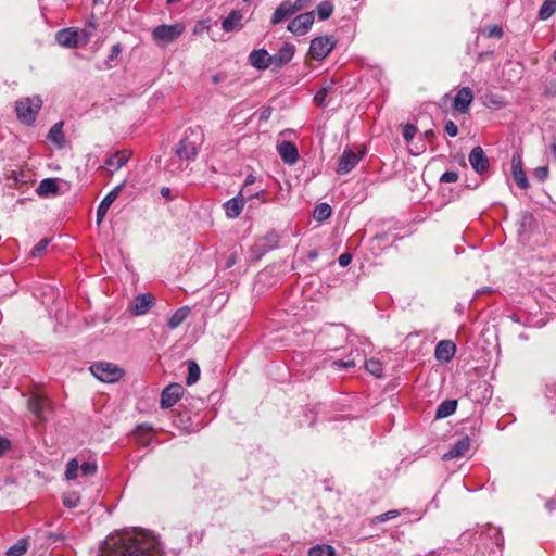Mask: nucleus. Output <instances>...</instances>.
Listing matches in <instances>:
<instances>
[{"instance_id":"obj_59","label":"nucleus","mask_w":556,"mask_h":556,"mask_svg":"<svg viewBox=\"0 0 556 556\" xmlns=\"http://www.w3.org/2000/svg\"><path fill=\"white\" fill-rule=\"evenodd\" d=\"M503 34L502 29L497 26H495L492 31H491V36H497V37H501Z\"/></svg>"},{"instance_id":"obj_20","label":"nucleus","mask_w":556,"mask_h":556,"mask_svg":"<svg viewBox=\"0 0 556 556\" xmlns=\"http://www.w3.org/2000/svg\"><path fill=\"white\" fill-rule=\"evenodd\" d=\"M511 174L515 182L520 189H527L529 187L527 175L522 169V160L520 154L515 153L511 157Z\"/></svg>"},{"instance_id":"obj_60","label":"nucleus","mask_w":556,"mask_h":556,"mask_svg":"<svg viewBox=\"0 0 556 556\" xmlns=\"http://www.w3.org/2000/svg\"><path fill=\"white\" fill-rule=\"evenodd\" d=\"M479 387H483L484 388V395H483V399H486L489 395L486 394L489 392V389H488V386H486V382L485 381H481V382H478Z\"/></svg>"},{"instance_id":"obj_53","label":"nucleus","mask_w":556,"mask_h":556,"mask_svg":"<svg viewBox=\"0 0 556 556\" xmlns=\"http://www.w3.org/2000/svg\"><path fill=\"white\" fill-rule=\"evenodd\" d=\"M352 261V256L349 253H343L339 256L338 262L340 266L345 267L348 266Z\"/></svg>"},{"instance_id":"obj_29","label":"nucleus","mask_w":556,"mask_h":556,"mask_svg":"<svg viewBox=\"0 0 556 556\" xmlns=\"http://www.w3.org/2000/svg\"><path fill=\"white\" fill-rule=\"evenodd\" d=\"M456 408H457L456 400H444L437 407L435 418L437 419L446 418V417L453 415L455 413Z\"/></svg>"},{"instance_id":"obj_47","label":"nucleus","mask_w":556,"mask_h":556,"mask_svg":"<svg viewBox=\"0 0 556 556\" xmlns=\"http://www.w3.org/2000/svg\"><path fill=\"white\" fill-rule=\"evenodd\" d=\"M458 180V174L454 170H447L442 174L440 181L441 182H456Z\"/></svg>"},{"instance_id":"obj_38","label":"nucleus","mask_w":556,"mask_h":556,"mask_svg":"<svg viewBox=\"0 0 556 556\" xmlns=\"http://www.w3.org/2000/svg\"><path fill=\"white\" fill-rule=\"evenodd\" d=\"M80 503V496L77 492H68L63 495V504L67 508H75Z\"/></svg>"},{"instance_id":"obj_31","label":"nucleus","mask_w":556,"mask_h":556,"mask_svg":"<svg viewBox=\"0 0 556 556\" xmlns=\"http://www.w3.org/2000/svg\"><path fill=\"white\" fill-rule=\"evenodd\" d=\"M336 551L329 544H316L308 549V556H334Z\"/></svg>"},{"instance_id":"obj_49","label":"nucleus","mask_w":556,"mask_h":556,"mask_svg":"<svg viewBox=\"0 0 556 556\" xmlns=\"http://www.w3.org/2000/svg\"><path fill=\"white\" fill-rule=\"evenodd\" d=\"M548 176V168L547 166H539L534 169V177L539 179L540 181H543Z\"/></svg>"},{"instance_id":"obj_8","label":"nucleus","mask_w":556,"mask_h":556,"mask_svg":"<svg viewBox=\"0 0 556 556\" xmlns=\"http://www.w3.org/2000/svg\"><path fill=\"white\" fill-rule=\"evenodd\" d=\"M314 23V13L306 12L298 15L293 20H291L288 24V30L294 35H304L306 34Z\"/></svg>"},{"instance_id":"obj_45","label":"nucleus","mask_w":556,"mask_h":556,"mask_svg":"<svg viewBox=\"0 0 556 556\" xmlns=\"http://www.w3.org/2000/svg\"><path fill=\"white\" fill-rule=\"evenodd\" d=\"M79 468H80L83 476H92L97 472L98 467H97L96 463L85 462L81 464V466Z\"/></svg>"},{"instance_id":"obj_61","label":"nucleus","mask_w":556,"mask_h":556,"mask_svg":"<svg viewBox=\"0 0 556 556\" xmlns=\"http://www.w3.org/2000/svg\"><path fill=\"white\" fill-rule=\"evenodd\" d=\"M551 151L556 160V138L554 139L553 143L551 144Z\"/></svg>"},{"instance_id":"obj_33","label":"nucleus","mask_w":556,"mask_h":556,"mask_svg":"<svg viewBox=\"0 0 556 556\" xmlns=\"http://www.w3.org/2000/svg\"><path fill=\"white\" fill-rule=\"evenodd\" d=\"M366 370L376 378H381L383 375V365L379 359L370 358L365 363Z\"/></svg>"},{"instance_id":"obj_12","label":"nucleus","mask_w":556,"mask_h":556,"mask_svg":"<svg viewBox=\"0 0 556 556\" xmlns=\"http://www.w3.org/2000/svg\"><path fill=\"white\" fill-rule=\"evenodd\" d=\"M362 154H357L351 149H345L338 162L337 173L345 175L350 173L361 161Z\"/></svg>"},{"instance_id":"obj_55","label":"nucleus","mask_w":556,"mask_h":556,"mask_svg":"<svg viewBox=\"0 0 556 556\" xmlns=\"http://www.w3.org/2000/svg\"><path fill=\"white\" fill-rule=\"evenodd\" d=\"M122 48L119 43H116L112 47L111 53L109 54V60L112 61L121 53Z\"/></svg>"},{"instance_id":"obj_14","label":"nucleus","mask_w":556,"mask_h":556,"mask_svg":"<svg viewBox=\"0 0 556 556\" xmlns=\"http://www.w3.org/2000/svg\"><path fill=\"white\" fill-rule=\"evenodd\" d=\"M279 236L276 232H269L266 236L258 239L252 248L253 253L260 258L268 251L275 249L278 245Z\"/></svg>"},{"instance_id":"obj_19","label":"nucleus","mask_w":556,"mask_h":556,"mask_svg":"<svg viewBox=\"0 0 556 556\" xmlns=\"http://www.w3.org/2000/svg\"><path fill=\"white\" fill-rule=\"evenodd\" d=\"M249 62L258 71H265L273 65L271 55L265 49L253 50L249 55Z\"/></svg>"},{"instance_id":"obj_9","label":"nucleus","mask_w":556,"mask_h":556,"mask_svg":"<svg viewBox=\"0 0 556 556\" xmlns=\"http://www.w3.org/2000/svg\"><path fill=\"white\" fill-rule=\"evenodd\" d=\"M184 394V387L180 383L168 384L161 394V407L174 406Z\"/></svg>"},{"instance_id":"obj_54","label":"nucleus","mask_w":556,"mask_h":556,"mask_svg":"<svg viewBox=\"0 0 556 556\" xmlns=\"http://www.w3.org/2000/svg\"><path fill=\"white\" fill-rule=\"evenodd\" d=\"M313 0H295L293 3L296 11H300L312 3Z\"/></svg>"},{"instance_id":"obj_1","label":"nucleus","mask_w":556,"mask_h":556,"mask_svg":"<svg viewBox=\"0 0 556 556\" xmlns=\"http://www.w3.org/2000/svg\"><path fill=\"white\" fill-rule=\"evenodd\" d=\"M99 556H162V546L148 532H123L106 538Z\"/></svg>"},{"instance_id":"obj_42","label":"nucleus","mask_w":556,"mask_h":556,"mask_svg":"<svg viewBox=\"0 0 556 556\" xmlns=\"http://www.w3.org/2000/svg\"><path fill=\"white\" fill-rule=\"evenodd\" d=\"M400 516V511L396 510V509H392V510H389L387 513H383L379 516H376L372 520L374 523H377V522H384V521H388V520H391L393 518H396Z\"/></svg>"},{"instance_id":"obj_43","label":"nucleus","mask_w":556,"mask_h":556,"mask_svg":"<svg viewBox=\"0 0 556 556\" xmlns=\"http://www.w3.org/2000/svg\"><path fill=\"white\" fill-rule=\"evenodd\" d=\"M416 132H417V127L413 124H407L403 127L402 136L405 139V141L409 142L414 139Z\"/></svg>"},{"instance_id":"obj_50","label":"nucleus","mask_w":556,"mask_h":556,"mask_svg":"<svg viewBox=\"0 0 556 556\" xmlns=\"http://www.w3.org/2000/svg\"><path fill=\"white\" fill-rule=\"evenodd\" d=\"M546 397L551 405L556 409V386L548 387Z\"/></svg>"},{"instance_id":"obj_44","label":"nucleus","mask_w":556,"mask_h":556,"mask_svg":"<svg viewBox=\"0 0 556 556\" xmlns=\"http://www.w3.org/2000/svg\"><path fill=\"white\" fill-rule=\"evenodd\" d=\"M485 104L489 108L501 109L504 105V101L501 97L491 94L485 96Z\"/></svg>"},{"instance_id":"obj_52","label":"nucleus","mask_w":556,"mask_h":556,"mask_svg":"<svg viewBox=\"0 0 556 556\" xmlns=\"http://www.w3.org/2000/svg\"><path fill=\"white\" fill-rule=\"evenodd\" d=\"M333 366H336L337 368H344V369H349V368H352L355 366V363L354 361H334L333 362Z\"/></svg>"},{"instance_id":"obj_3","label":"nucleus","mask_w":556,"mask_h":556,"mask_svg":"<svg viewBox=\"0 0 556 556\" xmlns=\"http://www.w3.org/2000/svg\"><path fill=\"white\" fill-rule=\"evenodd\" d=\"M41 106L42 100L38 96L21 99L15 103L17 118L25 125H31Z\"/></svg>"},{"instance_id":"obj_11","label":"nucleus","mask_w":556,"mask_h":556,"mask_svg":"<svg viewBox=\"0 0 556 556\" xmlns=\"http://www.w3.org/2000/svg\"><path fill=\"white\" fill-rule=\"evenodd\" d=\"M130 151L119 150L105 160L103 167L109 175H113L115 172H117L127 164V162L130 159Z\"/></svg>"},{"instance_id":"obj_25","label":"nucleus","mask_w":556,"mask_h":556,"mask_svg":"<svg viewBox=\"0 0 556 556\" xmlns=\"http://www.w3.org/2000/svg\"><path fill=\"white\" fill-rule=\"evenodd\" d=\"M47 405H48V401L38 395H33L28 400V409L40 421H45L47 419V417L45 415Z\"/></svg>"},{"instance_id":"obj_27","label":"nucleus","mask_w":556,"mask_h":556,"mask_svg":"<svg viewBox=\"0 0 556 556\" xmlns=\"http://www.w3.org/2000/svg\"><path fill=\"white\" fill-rule=\"evenodd\" d=\"M59 192V185L55 178L42 179L37 187V193L40 197L55 195Z\"/></svg>"},{"instance_id":"obj_63","label":"nucleus","mask_w":556,"mask_h":556,"mask_svg":"<svg viewBox=\"0 0 556 556\" xmlns=\"http://www.w3.org/2000/svg\"><path fill=\"white\" fill-rule=\"evenodd\" d=\"M531 220H532V216L531 215H525L523 216L522 226H525L528 222H531Z\"/></svg>"},{"instance_id":"obj_56","label":"nucleus","mask_w":556,"mask_h":556,"mask_svg":"<svg viewBox=\"0 0 556 556\" xmlns=\"http://www.w3.org/2000/svg\"><path fill=\"white\" fill-rule=\"evenodd\" d=\"M509 319H510L511 321L516 323V324H521V325H523V326H528V324H527L526 321H522V320L520 319V317H519L517 314H511V315H509Z\"/></svg>"},{"instance_id":"obj_17","label":"nucleus","mask_w":556,"mask_h":556,"mask_svg":"<svg viewBox=\"0 0 556 556\" xmlns=\"http://www.w3.org/2000/svg\"><path fill=\"white\" fill-rule=\"evenodd\" d=\"M126 186V181H123L118 186H116L113 190H111L100 202L97 208V223L100 224L104 216L106 215L111 204L116 200L118 193Z\"/></svg>"},{"instance_id":"obj_30","label":"nucleus","mask_w":556,"mask_h":556,"mask_svg":"<svg viewBox=\"0 0 556 556\" xmlns=\"http://www.w3.org/2000/svg\"><path fill=\"white\" fill-rule=\"evenodd\" d=\"M332 208L328 203H319L315 206L313 216L317 222H325L331 216Z\"/></svg>"},{"instance_id":"obj_24","label":"nucleus","mask_w":556,"mask_h":556,"mask_svg":"<svg viewBox=\"0 0 556 556\" xmlns=\"http://www.w3.org/2000/svg\"><path fill=\"white\" fill-rule=\"evenodd\" d=\"M243 14L241 11L233 10L231 11L227 17H225L222 22V28L223 30L230 33V31H238L243 27L242 24Z\"/></svg>"},{"instance_id":"obj_7","label":"nucleus","mask_w":556,"mask_h":556,"mask_svg":"<svg viewBox=\"0 0 556 556\" xmlns=\"http://www.w3.org/2000/svg\"><path fill=\"white\" fill-rule=\"evenodd\" d=\"M468 161L473 170L479 175L485 174L490 168L489 159L480 146H476L471 149Z\"/></svg>"},{"instance_id":"obj_48","label":"nucleus","mask_w":556,"mask_h":556,"mask_svg":"<svg viewBox=\"0 0 556 556\" xmlns=\"http://www.w3.org/2000/svg\"><path fill=\"white\" fill-rule=\"evenodd\" d=\"M444 130L450 137H456L458 134V127L453 121H447L445 123Z\"/></svg>"},{"instance_id":"obj_35","label":"nucleus","mask_w":556,"mask_h":556,"mask_svg":"<svg viewBox=\"0 0 556 556\" xmlns=\"http://www.w3.org/2000/svg\"><path fill=\"white\" fill-rule=\"evenodd\" d=\"M332 12H333V5L328 0L321 1L317 5V14H318L319 20H321V21L329 18L330 15L332 14Z\"/></svg>"},{"instance_id":"obj_13","label":"nucleus","mask_w":556,"mask_h":556,"mask_svg":"<svg viewBox=\"0 0 556 556\" xmlns=\"http://www.w3.org/2000/svg\"><path fill=\"white\" fill-rule=\"evenodd\" d=\"M473 101V92L469 87H462L453 100V108L460 114L468 112Z\"/></svg>"},{"instance_id":"obj_51","label":"nucleus","mask_w":556,"mask_h":556,"mask_svg":"<svg viewBox=\"0 0 556 556\" xmlns=\"http://www.w3.org/2000/svg\"><path fill=\"white\" fill-rule=\"evenodd\" d=\"M11 448V442L7 438L0 437V456Z\"/></svg>"},{"instance_id":"obj_62","label":"nucleus","mask_w":556,"mask_h":556,"mask_svg":"<svg viewBox=\"0 0 556 556\" xmlns=\"http://www.w3.org/2000/svg\"><path fill=\"white\" fill-rule=\"evenodd\" d=\"M317 256H318V252H317V251H311V252L308 253V258H309V260H316V258H317Z\"/></svg>"},{"instance_id":"obj_57","label":"nucleus","mask_w":556,"mask_h":556,"mask_svg":"<svg viewBox=\"0 0 556 556\" xmlns=\"http://www.w3.org/2000/svg\"><path fill=\"white\" fill-rule=\"evenodd\" d=\"M160 193H161V195L163 198H167L168 199V198H170L172 191H170V189L168 187H163V188H161Z\"/></svg>"},{"instance_id":"obj_18","label":"nucleus","mask_w":556,"mask_h":556,"mask_svg":"<svg viewBox=\"0 0 556 556\" xmlns=\"http://www.w3.org/2000/svg\"><path fill=\"white\" fill-rule=\"evenodd\" d=\"M277 152L281 160L288 165H294L299 161V151L296 146L288 140L277 143Z\"/></svg>"},{"instance_id":"obj_39","label":"nucleus","mask_w":556,"mask_h":556,"mask_svg":"<svg viewBox=\"0 0 556 556\" xmlns=\"http://www.w3.org/2000/svg\"><path fill=\"white\" fill-rule=\"evenodd\" d=\"M79 464L77 462L76 458H72L67 465H66V470H65V478L67 480H73L77 477V472L78 470L80 469L79 468Z\"/></svg>"},{"instance_id":"obj_37","label":"nucleus","mask_w":556,"mask_h":556,"mask_svg":"<svg viewBox=\"0 0 556 556\" xmlns=\"http://www.w3.org/2000/svg\"><path fill=\"white\" fill-rule=\"evenodd\" d=\"M27 551V542L24 540V539H21L18 540L17 543H15L14 545H12L8 551H7V555L8 556H21L23 554H25Z\"/></svg>"},{"instance_id":"obj_22","label":"nucleus","mask_w":556,"mask_h":556,"mask_svg":"<svg viewBox=\"0 0 556 556\" xmlns=\"http://www.w3.org/2000/svg\"><path fill=\"white\" fill-rule=\"evenodd\" d=\"M456 352V345L450 340H442L435 346V357L441 362H450Z\"/></svg>"},{"instance_id":"obj_15","label":"nucleus","mask_w":556,"mask_h":556,"mask_svg":"<svg viewBox=\"0 0 556 556\" xmlns=\"http://www.w3.org/2000/svg\"><path fill=\"white\" fill-rule=\"evenodd\" d=\"M295 53V46L290 42H285L277 53L271 55V62L275 70L281 68L293 59Z\"/></svg>"},{"instance_id":"obj_21","label":"nucleus","mask_w":556,"mask_h":556,"mask_svg":"<svg viewBox=\"0 0 556 556\" xmlns=\"http://www.w3.org/2000/svg\"><path fill=\"white\" fill-rule=\"evenodd\" d=\"M245 198L247 197L243 194V190H241L238 195L228 200L224 204L226 216L229 218L238 217L243 210Z\"/></svg>"},{"instance_id":"obj_6","label":"nucleus","mask_w":556,"mask_h":556,"mask_svg":"<svg viewBox=\"0 0 556 556\" xmlns=\"http://www.w3.org/2000/svg\"><path fill=\"white\" fill-rule=\"evenodd\" d=\"M334 47L331 36L316 37L311 41L309 54L314 60L321 61L328 56Z\"/></svg>"},{"instance_id":"obj_28","label":"nucleus","mask_w":556,"mask_h":556,"mask_svg":"<svg viewBox=\"0 0 556 556\" xmlns=\"http://www.w3.org/2000/svg\"><path fill=\"white\" fill-rule=\"evenodd\" d=\"M190 308L188 306H182L176 309L172 316L168 318L167 327L170 330L178 328L189 316Z\"/></svg>"},{"instance_id":"obj_23","label":"nucleus","mask_w":556,"mask_h":556,"mask_svg":"<svg viewBox=\"0 0 556 556\" xmlns=\"http://www.w3.org/2000/svg\"><path fill=\"white\" fill-rule=\"evenodd\" d=\"M296 12L294 5L292 2L286 0L282 1L275 10L273 16H271V24L276 25L288 18L289 16L293 15Z\"/></svg>"},{"instance_id":"obj_34","label":"nucleus","mask_w":556,"mask_h":556,"mask_svg":"<svg viewBox=\"0 0 556 556\" xmlns=\"http://www.w3.org/2000/svg\"><path fill=\"white\" fill-rule=\"evenodd\" d=\"M556 12V0H544L539 10V18L547 20Z\"/></svg>"},{"instance_id":"obj_16","label":"nucleus","mask_w":556,"mask_h":556,"mask_svg":"<svg viewBox=\"0 0 556 556\" xmlns=\"http://www.w3.org/2000/svg\"><path fill=\"white\" fill-rule=\"evenodd\" d=\"M81 34L73 28H64L55 34L56 42L66 48H76L80 45Z\"/></svg>"},{"instance_id":"obj_26","label":"nucleus","mask_w":556,"mask_h":556,"mask_svg":"<svg viewBox=\"0 0 556 556\" xmlns=\"http://www.w3.org/2000/svg\"><path fill=\"white\" fill-rule=\"evenodd\" d=\"M470 439L469 437H463L457 440L453 446L443 455V459H452L456 457L464 456L466 452L469 450Z\"/></svg>"},{"instance_id":"obj_36","label":"nucleus","mask_w":556,"mask_h":556,"mask_svg":"<svg viewBox=\"0 0 556 556\" xmlns=\"http://www.w3.org/2000/svg\"><path fill=\"white\" fill-rule=\"evenodd\" d=\"M62 127V122L54 124L49 130L48 139L55 143H60L61 141H63Z\"/></svg>"},{"instance_id":"obj_4","label":"nucleus","mask_w":556,"mask_h":556,"mask_svg":"<svg viewBox=\"0 0 556 556\" xmlns=\"http://www.w3.org/2000/svg\"><path fill=\"white\" fill-rule=\"evenodd\" d=\"M91 374L100 381L114 383L124 376V370L109 362H97L90 366Z\"/></svg>"},{"instance_id":"obj_5","label":"nucleus","mask_w":556,"mask_h":556,"mask_svg":"<svg viewBox=\"0 0 556 556\" xmlns=\"http://www.w3.org/2000/svg\"><path fill=\"white\" fill-rule=\"evenodd\" d=\"M185 30V26L182 24H162L156 26L152 30V38L155 42L159 43H170L175 39H177Z\"/></svg>"},{"instance_id":"obj_58","label":"nucleus","mask_w":556,"mask_h":556,"mask_svg":"<svg viewBox=\"0 0 556 556\" xmlns=\"http://www.w3.org/2000/svg\"><path fill=\"white\" fill-rule=\"evenodd\" d=\"M546 508L552 511L554 509H556V500H552V501H548L546 503Z\"/></svg>"},{"instance_id":"obj_2","label":"nucleus","mask_w":556,"mask_h":556,"mask_svg":"<svg viewBox=\"0 0 556 556\" xmlns=\"http://www.w3.org/2000/svg\"><path fill=\"white\" fill-rule=\"evenodd\" d=\"M204 142V132L200 126L186 129L182 138L178 141L175 152L181 161H193Z\"/></svg>"},{"instance_id":"obj_64","label":"nucleus","mask_w":556,"mask_h":556,"mask_svg":"<svg viewBox=\"0 0 556 556\" xmlns=\"http://www.w3.org/2000/svg\"><path fill=\"white\" fill-rule=\"evenodd\" d=\"M213 83L217 84L219 81V77L217 75L213 76Z\"/></svg>"},{"instance_id":"obj_32","label":"nucleus","mask_w":556,"mask_h":556,"mask_svg":"<svg viewBox=\"0 0 556 556\" xmlns=\"http://www.w3.org/2000/svg\"><path fill=\"white\" fill-rule=\"evenodd\" d=\"M187 365H188V376L186 379V383L188 386H192L200 379L201 370H200L199 365L194 361H188Z\"/></svg>"},{"instance_id":"obj_41","label":"nucleus","mask_w":556,"mask_h":556,"mask_svg":"<svg viewBox=\"0 0 556 556\" xmlns=\"http://www.w3.org/2000/svg\"><path fill=\"white\" fill-rule=\"evenodd\" d=\"M255 182V177L253 175H248L245 180H244V186L241 190H243V194L247 197V198H257L260 195V193L262 191H255L254 193L253 192H250L247 188L249 185H252Z\"/></svg>"},{"instance_id":"obj_40","label":"nucleus","mask_w":556,"mask_h":556,"mask_svg":"<svg viewBox=\"0 0 556 556\" xmlns=\"http://www.w3.org/2000/svg\"><path fill=\"white\" fill-rule=\"evenodd\" d=\"M49 239H41L33 249L30 252V255L33 257H40L46 252L48 245H49Z\"/></svg>"},{"instance_id":"obj_46","label":"nucleus","mask_w":556,"mask_h":556,"mask_svg":"<svg viewBox=\"0 0 556 556\" xmlns=\"http://www.w3.org/2000/svg\"><path fill=\"white\" fill-rule=\"evenodd\" d=\"M328 96L327 88H320L316 94L314 96V102L318 106H324L326 103V98Z\"/></svg>"},{"instance_id":"obj_10","label":"nucleus","mask_w":556,"mask_h":556,"mask_svg":"<svg viewBox=\"0 0 556 556\" xmlns=\"http://www.w3.org/2000/svg\"><path fill=\"white\" fill-rule=\"evenodd\" d=\"M155 304V298L151 293L137 295L130 303L129 311L135 316H141Z\"/></svg>"}]
</instances>
